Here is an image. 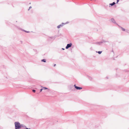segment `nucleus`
<instances>
[{
    "label": "nucleus",
    "instance_id": "nucleus-9",
    "mask_svg": "<svg viewBox=\"0 0 129 129\" xmlns=\"http://www.w3.org/2000/svg\"><path fill=\"white\" fill-rule=\"evenodd\" d=\"M115 2H113L112 3L109 4V5H111V6H113L115 5Z\"/></svg>",
    "mask_w": 129,
    "mask_h": 129
},
{
    "label": "nucleus",
    "instance_id": "nucleus-20",
    "mask_svg": "<svg viewBox=\"0 0 129 129\" xmlns=\"http://www.w3.org/2000/svg\"><path fill=\"white\" fill-rule=\"evenodd\" d=\"M56 66V64L54 65V66L55 67Z\"/></svg>",
    "mask_w": 129,
    "mask_h": 129
},
{
    "label": "nucleus",
    "instance_id": "nucleus-6",
    "mask_svg": "<svg viewBox=\"0 0 129 129\" xmlns=\"http://www.w3.org/2000/svg\"><path fill=\"white\" fill-rule=\"evenodd\" d=\"M42 87L43 89V90H46L47 89L48 90V91H49V89H48V88H47L43 87Z\"/></svg>",
    "mask_w": 129,
    "mask_h": 129
},
{
    "label": "nucleus",
    "instance_id": "nucleus-15",
    "mask_svg": "<svg viewBox=\"0 0 129 129\" xmlns=\"http://www.w3.org/2000/svg\"><path fill=\"white\" fill-rule=\"evenodd\" d=\"M33 92H35L36 91V90H33Z\"/></svg>",
    "mask_w": 129,
    "mask_h": 129
},
{
    "label": "nucleus",
    "instance_id": "nucleus-2",
    "mask_svg": "<svg viewBox=\"0 0 129 129\" xmlns=\"http://www.w3.org/2000/svg\"><path fill=\"white\" fill-rule=\"evenodd\" d=\"M72 45V43H70V44H68L66 47V49H68L69 48L71 47Z\"/></svg>",
    "mask_w": 129,
    "mask_h": 129
},
{
    "label": "nucleus",
    "instance_id": "nucleus-19",
    "mask_svg": "<svg viewBox=\"0 0 129 129\" xmlns=\"http://www.w3.org/2000/svg\"><path fill=\"white\" fill-rule=\"evenodd\" d=\"M26 129H30V128H26Z\"/></svg>",
    "mask_w": 129,
    "mask_h": 129
},
{
    "label": "nucleus",
    "instance_id": "nucleus-8",
    "mask_svg": "<svg viewBox=\"0 0 129 129\" xmlns=\"http://www.w3.org/2000/svg\"><path fill=\"white\" fill-rule=\"evenodd\" d=\"M102 42H98L96 43V44L98 45H100L102 43Z\"/></svg>",
    "mask_w": 129,
    "mask_h": 129
},
{
    "label": "nucleus",
    "instance_id": "nucleus-12",
    "mask_svg": "<svg viewBox=\"0 0 129 129\" xmlns=\"http://www.w3.org/2000/svg\"><path fill=\"white\" fill-rule=\"evenodd\" d=\"M98 52L99 54H100L102 53V51H98V52Z\"/></svg>",
    "mask_w": 129,
    "mask_h": 129
},
{
    "label": "nucleus",
    "instance_id": "nucleus-5",
    "mask_svg": "<svg viewBox=\"0 0 129 129\" xmlns=\"http://www.w3.org/2000/svg\"><path fill=\"white\" fill-rule=\"evenodd\" d=\"M111 20V21L113 23H115V24H116V23L114 19L113 18H112Z\"/></svg>",
    "mask_w": 129,
    "mask_h": 129
},
{
    "label": "nucleus",
    "instance_id": "nucleus-17",
    "mask_svg": "<svg viewBox=\"0 0 129 129\" xmlns=\"http://www.w3.org/2000/svg\"><path fill=\"white\" fill-rule=\"evenodd\" d=\"M119 1V0H117L116 3H117Z\"/></svg>",
    "mask_w": 129,
    "mask_h": 129
},
{
    "label": "nucleus",
    "instance_id": "nucleus-7",
    "mask_svg": "<svg viewBox=\"0 0 129 129\" xmlns=\"http://www.w3.org/2000/svg\"><path fill=\"white\" fill-rule=\"evenodd\" d=\"M21 127H23L26 128V126L25 125L23 124H21Z\"/></svg>",
    "mask_w": 129,
    "mask_h": 129
},
{
    "label": "nucleus",
    "instance_id": "nucleus-3",
    "mask_svg": "<svg viewBox=\"0 0 129 129\" xmlns=\"http://www.w3.org/2000/svg\"><path fill=\"white\" fill-rule=\"evenodd\" d=\"M68 23V22H67V23H62V24H60L59 25H58L57 26V27L58 28H60V27H62L63 26V25H64V24H65L67 23Z\"/></svg>",
    "mask_w": 129,
    "mask_h": 129
},
{
    "label": "nucleus",
    "instance_id": "nucleus-4",
    "mask_svg": "<svg viewBox=\"0 0 129 129\" xmlns=\"http://www.w3.org/2000/svg\"><path fill=\"white\" fill-rule=\"evenodd\" d=\"M74 86L75 87V88L76 89H82V88L81 87H78L76 86L75 84L74 85Z\"/></svg>",
    "mask_w": 129,
    "mask_h": 129
},
{
    "label": "nucleus",
    "instance_id": "nucleus-16",
    "mask_svg": "<svg viewBox=\"0 0 129 129\" xmlns=\"http://www.w3.org/2000/svg\"><path fill=\"white\" fill-rule=\"evenodd\" d=\"M43 90V88H42V89H41L40 90V92H41L42 90Z\"/></svg>",
    "mask_w": 129,
    "mask_h": 129
},
{
    "label": "nucleus",
    "instance_id": "nucleus-10",
    "mask_svg": "<svg viewBox=\"0 0 129 129\" xmlns=\"http://www.w3.org/2000/svg\"><path fill=\"white\" fill-rule=\"evenodd\" d=\"M41 61L44 62H46V60L45 59H43L41 60Z\"/></svg>",
    "mask_w": 129,
    "mask_h": 129
},
{
    "label": "nucleus",
    "instance_id": "nucleus-13",
    "mask_svg": "<svg viewBox=\"0 0 129 129\" xmlns=\"http://www.w3.org/2000/svg\"><path fill=\"white\" fill-rule=\"evenodd\" d=\"M121 29L122 30H123V31H125V29L123 28L122 27H121Z\"/></svg>",
    "mask_w": 129,
    "mask_h": 129
},
{
    "label": "nucleus",
    "instance_id": "nucleus-1",
    "mask_svg": "<svg viewBox=\"0 0 129 129\" xmlns=\"http://www.w3.org/2000/svg\"><path fill=\"white\" fill-rule=\"evenodd\" d=\"M15 129H20L21 128V124L18 122H16L14 123Z\"/></svg>",
    "mask_w": 129,
    "mask_h": 129
},
{
    "label": "nucleus",
    "instance_id": "nucleus-18",
    "mask_svg": "<svg viewBox=\"0 0 129 129\" xmlns=\"http://www.w3.org/2000/svg\"><path fill=\"white\" fill-rule=\"evenodd\" d=\"M62 49L63 50H64V48H62Z\"/></svg>",
    "mask_w": 129,
    "mask_h": 129
},
{
    "label": "nucleus",
    "instance_id": "nucleus-11",
    "mask_svg": "<svg viewBox=\"0 0 129 129\" xmlns=\"http://www.w3.org/2000/svg\"><path fill=\"white\" fill-rule=\"evenodd\" d=\"M21 30L22 31H25V32H26V33H28L29 32V31H25V30H23L22 29H21Z\"/></svg>",
    "mask_w": 129,
    "mask_h": 129
},
{
    "label": "nucleus",
    "instance_id": "nucleus-14",
    "mask_svg": "<svg viewBox=\"0 0 129 129\" xmlns=\"http://www.w3.org/2000/svg\"><path fill=\"white\" fill-rule=\"evenodd\" d=\"M32 8V7L31 6H30L29 8V9H28V11H29V10L31 9V8Z\"/></svg>",
    "mask_w": 129,
    "mask_h": 129
}]
</instances>
